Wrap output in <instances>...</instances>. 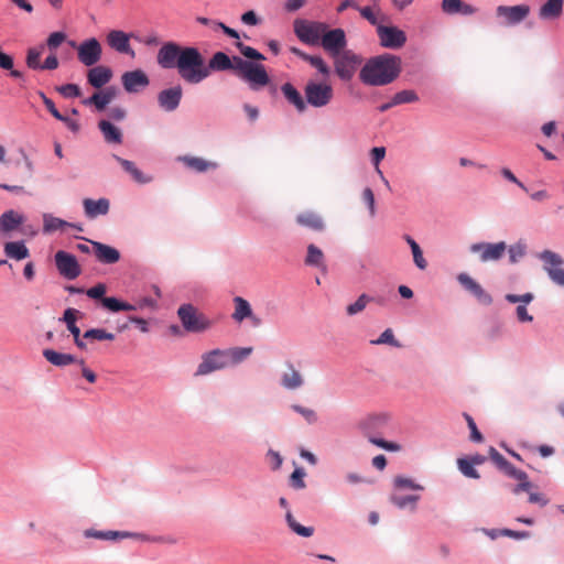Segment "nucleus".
Wrapping results in <instances>:
<instances>
[{"mask_svg":"<svg viewBox=\"0 0 564 564\" xmlns=\"http://www.w3.org/2000/svg\"><path fill=\"white\" fill-rule=\"evenodd\" d=\"M156 62L162 68H176L180 77L187 84L196 85L208 77L205 58L193 46L166 42L158 51Z\"/></svg>","mask_w":564,"mask_h":564,"instance_id":"1","label":"nucleus"},{"mask_svg":"<svg viewBox=\"0 0 564 564\" xmlns=\"http://www.w3.org/2000/svg\"><path fill=\"white\" fill-rule=\"evenodd\" d=\"M401 72L400 57L382 54L370 58L360 69L359 78L368 86H384L392 83Z\"/></svg>","mask_w":564,"mask_h":564,"instance_id":"2","label":"nucleus"},{"mask_svg":"<svg viewBox=\"0 0 564 564\" xmlns=\"http://www.w3.org/2000/svg\"><path fill=\"white\" fill-rule=\"evenodd\" d=\"M389 420L388 414L369 415L359 423V429L371 444L389 452H399L401 451L400 444L380 437V435L386 433Z\"/></svg>","mask_w":564,"mask_h":564,"instance_id":"3","label":"nucleus"},{"mask_svg":"<svg viewBox=\"0 0 564 564\" xmlns=\"http://www.w3.org/2000/svg\"><path fill=\"white\" fill-rule=\"evenodd\" d=\"M177 316L188 333H203L213 326V322L192 304L181 305Z\"/></svg>","mask_w":564,"mask_h":564,"instance_id":"4","label":"nucleus"},{"mask_svg":"<svg viewBox=\"0 0 564 564\" xmlns=\"http://www.w3.org/2000/svg\"><path fill=\"white\" fill-rule=\"evenodd\" d=\"M293 26L297 39L308 45H319L327 29L326 23L303 19H296Z\"/></svg>","mask_w":564,"mask_h":564,"instance_id":"5","label":"nucleus"},{"mask_svg":"<svg viewBox=\"0 0 564 564\" xmlns=\"http://www.w3.org/2000/svg\"><path fill=\"white\" fill-rule=\"evenodd\" d=\"M304 94L307 104L315 108L327 106L334 97V90L329 84L316 82H308Z\"/></svg>","mask_w":564,"mask_h":564,"instance_id":"6","label":"nucleus"},{"mask_svg":"<svg viewBox=\"0 0 564 564\" xmlns=\"http://www.w3.org/2000/svg\"><path fill=\"white\" fill-rule=\"evenodd\" d=\"M229 367L225 349H214L202 356L195 376H206L210 372Z\"/></svg>","mask_w":564,"mask_h":564,"instance_id":"7","label":"nucleus"},{"mask_svg":"<svg viewBox=\"0 0 564 564\" xmlns=\"http://www.w3.org/2000/svg\"><path fill=\"white\" fill-rule=\"evenodd\" d=\"M334 57V67L338 77L343 80H350L361 59L351 51H344Z\"/></svg>","mask_w":564,"mask_h":564,"instance_id":"8","label":"nucleus"},{"mask_svg":"<svg viewBox=\"0 0 564 564\" xmlns=\"http://www.w3.org/2000/svg\"><path fill=\"white\" fill-rule=\"evenodd\" d=\"M377 35L381 46L390 50H399L406 43V34L397 26L378 25Z\"/></svg>","mask_w":564,"mask_h":564,"instance_id":"9","label":"nucleus"},{"mask_svg":"<svg viewBox=\"0 0 564 564\" xmlns=\"http://www.w3.org/2000/svg\"><path fill=\"white\" fill-rule=\"evenodd\" d=\"M325 52H327L332 57L338 55L339 53L345 51L347 46L346 34L343 29H333L328 28L324 32L322 42L319 44Z\"/></svg>","mask_w":564,"mask_h":564,"instance_id":"10","label":"nucleus"},{"mask_svg":"<svg viewBox=\"0 0 564 564\" xmlns=\"http://www.w3.org/2000/svg\"><path fill=\"white\" fill-rule=\"evenodd\" d=\"M76 48L78 61L85 66H94L101 58L102 48L95 37L82 42Z\"/></svg>","mask_w":564,"mask_h":564,"instance_id":"11","label":"nucleus"},{"mask_svg":"<svg viewBox=\"0 0 564 564\" xmlns=\"http://www.w3.org/2000/svg\"><path fill=\"white\" fill-rule=\"evenodd\" d=\"M507 245L505 241L490 243V242H478L470 246L473 253L479 254L481 262L498 261L502 258L507 251Z\"/></svg>","mask_w":564,"mask_h":564,"instance_id":"12","label":"nucleus"},{"mask_svg":"<svg viewBox=\"0 0 564 564\" xmlns=\"http://www.w3.org/2000/svg\"><path fill=\"white\" fill-rule=\"evenodd\" d=\"M540 259L544 261V269L550 279L558 285H564V269L561 268L564 262L562 257L551 250H544L540 254Z\"/></svg>","mask_w":564,"mask_h":564,"instance_id":"13","label":"nucleus"},{"mask_svg":"<svg viewBox=\"0 0 564 564\" xmlns=\"http://www.w3.org/2000/svg\"><path fill=\"white\" fill-rule=\"evenodd\" d=\"M55 264L59 274L68 280H74L82 273L76 257L66 251L59 250L55 253Z\"/></svg>","mask_w":564,"mask_h":564,"instance_id":"14","label":"nucleus"},{"mask_svg":"<svg viewBox=\"0 0 564 564\" xmlns=\"http://www.w3.org/2000/svg\"><path fill=\"white\" fill-rule=\"evenodd\" d=\"M530 13V7L528 4L518 6H499L496 9L498 18L503 19V22L509 25H514L522 22Z\"/></svg>","mask_w":564,"mask_h":564,"instance_id":"15","label":"nucleus"},{"mask_svg":"<svg viewBox=\"0 0 564 564\" xmlns=\"http://www.w3.org/2000/svg\"><path fill=\"white\" fill-rule=\"evenodd\" d=\"M234 305H235V310L231 315V318L236 323L240 324L245 319H250L251 324L254 327H258L261 325V323H262L261 318L253 314L252 307L247 300H245L241 296H236V297H234Z\"/></svg>","mask_w":564,"mask_h":564,"instance_id":"16","label":"nucleus"},{"mask_svg":"<svg viewBox=\"0 0 564 564\" xmlns=\"http://www.w3.org/2000/svg\"><path fill=\"white\" fill-rule=\"evenodd\" d=\"M121 82H122L123 88L128 93H138L142 88H145L150 83L149 77L141 69L126 72L121 76Z\"/></svg>","mask_w":564,"mask_h":564,"instance_id":"17","label":"nucleus"},{"mask_svg":"<svg viewBox=\"0 0 564 564\" xmlns=\"http://www.w3.org/2000/svg\"><path fill=\"white\" fill-rule=\"evenodd\" d=\"M183 90L180 85L164 89L158 95V102L165 111H174L182 99Z\"/></svg>","mask_w":564,"mask_h":564,"instance_id":"18","label":"nucleus"},{"mask_svg":"<svg viewBox=\"0 0 564 564\" xmlns=\"http://www.w3.org/2000/svg\"><path fill=\"white\" fill-rule=\"evenodd\" d=\"M242 79L248 82L252 89L263 87L268 85L270 80L264 66L256 63H252Z\"/></svg>","mask_w":564,"mask_h":564,"instance_id":"19","label":"nucleus"},{"mask_svg":"<svg viewBox=\"0 0 564 564\" xmlns=\"http://www.w3.org/2000/svg\"><path fill=\"white\" fill-rule=\"evenodd\" d=\"M295 220L300 226L317 232L323 231L326 227L323 217L313 210L300 213Z\"/></svg>","mask_w":564,"mask_h":564,"instance_id":"20","label":"nucleus"},{"mask_svg":"<svg viewBox=\"0 0 564 564\" xmlns=\"http://www.w3.org/2000/svg\"><path fill=\"white\" fill-rule=\"evenodd\" d=\"M97 260L105 264H112L120 260V252L108 245L90 241Z\"/></svg>","mask_w":564,"mask_h":564,"instance_id":"21","label":"nucleus"},{"mask_svg":"<svg viewBox=\"0 0 564 564\" xmlns=\"http://www.w3.org/2000/svg\"><path fill=\"white\" fill-rule=\"evenodd\" d=\"M118 89L109 86L104 90L95 93L91 97L84 100L85 105H94L99 111L104 110L116 97Z\"/></svg>","mask_w":564,"mask_h":564,"instance_id":"22","label":"nucleus"},{"mask_svg":"<svg viewBox=\"0 0 564 564\" xmlns=\"http://www.w3.org/2000/svg\"><path fill=\"white\" fill-rule=\"evenodd\" d=\"M65 228H73L76 229L77 231L84 230L80 225L68 223L51 214L43 215V231L45 234H51L56 230H64Z\"/></svg>","mask_w":564,"mask_h":564,"instance_id":"23","label":"nucleus"},{"mask_svg":"<svg viewBox=\"0 0 564 564\" xmlns=\"http://www.w3.org/2000/svg\"><path fill=\"white\" fill-rule=\"evenodd\" d=\"M112 78V70L107 66H95L87 73L88 83L95 88H101Z\"/></svg>","mask_w":564,"mask_h":564,"instance_id":"24","label":"nucleus"},{"mask_svg":"<svg viewBox=\"0 0 564 564\" xmlns=\"http://www.w3.org/2000/svg\"><path fill=\"white\" fill-rule=\"evenodd\" d=\"M83 206L86 216L94 219L100 215H106L109 212L110 204L107 198H99L98 200L85 198L83 200Z\"/></svg>","mask_w":564,"mask_h":564,"instance_id":"25","label":"nucleus"},{"mask_svg":"<svg viewBox=\"0 0 564 564\" xmlns=\"http://www.w3.org/2000/svg\"><path fill=\"white\" fill-rule=\"evenodd\" d=\"M24 223V217L18 212L10 209L0 216V232L9 234Z\"/></svg>","mask_w":564,"mask_h":564,"instance_id":"26","label":"nucleus"},{"mask_svg":"<svg viewBox=\"0 0 564 564\" xmlns=\"http://www.w3.org/2000/svg\"><path fill=\"white\" fill-rule=\"evenodd\" d=\"M107 42L110 47L120 53H130L133 54V51L130 48L129 35L122 31L113 30L110 31L107 35Z\"/></svg>","mask_w":564,"mask_h":564,"instance_id":"27","label":"nucleus"},{"mask_svg":"<svg viewBox=\"0 0 564 564\" xmlns=\"http://www.w3.org/2000/svg\"><path fill=\"white\" fill-rule=\"evenodd\" d=\"M288 371L281 377V384L289 390H295L303 386L304 379L299 370L291 362L285 364Z\"/></svg>","mask_w":564,"mask_h":564,"instance_id":"28","label":"nucleus"},{"mask_svg":"<svg viewBox=\"0 0 564 564\" xmlns=\"http://www.w3.org/2000/svg\"><path fill=\"white\" fill-rule=\"evenodd\" d=\"M113 159L121 165V167L130 174L132 180L139 184H147L152 181V176L145 175L140 171L132 161L122 159L118 155H113Z\"/></svg>","mask_w":564,"mask_h":564,"instance_id":"29","label":"nucleus"},{"mask_svg":"<svg viewBox=\"0 0 564 564\" xmlns=\"http://www.w3.org/2000/svg\"><path fill=\"white\" fill-rule=\"evenodd\" d=\"M6 256L10 259L20 261L30 256V251L23 241H9L3 246Z\"/></svg>","mask_w":564,"mask_h":564,"instance_id":"30","label":"nucleus"},{"mask_svg":"<svg viewBox=\"0 0 564 564\" xmlns=\"http://www.w3.org/2000/svg\"><path fill=\"white\" fill-rule=\"evenodd\" d=\"M564 0H547L539 11V17L544 20L557 19L563 13Z\"/></svg>","mask_w":564,"mask_h":564,"instance_id":"31","label":"nucleus"},{"mask_svg":"<svg viewBox=\"0 0 564 564\" xmlns=\"http://www.w3.org/2000/svg\"><path fill=\"white\" fill-rule=\"evenodd\" d=\"M206 68L208 70V76L210 75L212 70H229L232 68L231 59L226 53L216 52L209 59L208 64H206Z\"/></svg>","mask_w":564,"mask_h":564,"instance_id":"32","label":"nucleus"},{"mask_svg":"<svg viewBox=\"0 0 564 564\" xmlns=\"http://www.w3.org/2000/svg\"><path fill=\"white\" fill-rule=\"evenodd\" d=\"M84 535L86 538H94L98 540H118V539H126L130 536H137V534L127 532V531H99L95 529H88L84 532Z\"/></svg>","mask_w":564,"mask_h":564,"instance_id":"33","label":"nucleus"},{"mask_svg":"<svg viewBox=\"0 0 564 564\" xmlns=\"http://www.w3.org/2000/svg\"><path fill=\"white\" fill-rule=\"evenodd\" d=\"M98 127L106 142L116 144L122 143V133L120 129L113 126L110 121L101 120L99 121Z\"/></svg>","mask_w":564,"mask_h":564,"instance_id":"34","label":"nucleus"},{"mask_svg":"<svg viewBox=\"0 0 564 564\" xmlns=\"http://www.w3.org/2000/svg\"><path fill=\"white\" fill-rule=\"evenodd\" d=\"M281 89L288 101L292 104L300 112L306 109V104L303 97L292 84L285 83L282 85Z\"/></svg>","mask_w":564,"mask_h":564,"instance_id":"35","label":"nucleus"},{"mask_svg":"<svg viewBox=\"0 0 564 564\" xmlns=\"http://www.w3.org/2000/svg\"><path fill=\"white\" fill-rule=\"evenodd\" d=\"M305 264L311 265V267H316V268L321 269L323 272H326L324 253L318 247H316L313 243L308 245V247H307Z\"/></svg>","mask_w":564,"mask_h":564,"instance_id":"36","label":"nucleus"},{"mask_svg":"<svg viewBox=\"0 0 564 564\" xmlns=\"http://www.w3.org/2000/svg\"><path fill=\"white\" fill-rule=\"evenodd\" d=\"M45 359L54 366L63 367L76 362V358L70 354H63L53 349L43 351Z\"/></svg>","mask_w":564,"mask_h":564,"instance_id":"37","label":"nucleus"},{"mask_svg":"<svg viewBox=\"0 0 564 564\" xmlns=\"http://www.w3.org/2000/svg\"><path fill=\"white\" fill-rule=\"evenodd\" d=\"M229 366L237 365L249 357L252 352L251 347H235L225 349Z\"/></svg>","mask_w":564,"mask_h":564,"instance_id":"38","label":"nucleus"},{"mask_svg":"<svg viewBox=\"0 0 564 564\" xmlns=\"http://www.w3.org/2000/svg\"><path fill=\"white\" fill-rule=\"evenodd\" d=\"M286 522H288V525L291 528V530L293 532H295L296 534L301 535V536H304V538H308L311 535H313L314 533V528L313 527H304L302 524H300L293 517V514L291 513V511L288 510L286 512Z\"/></svg>","mask_w":564,"mask_h":564,"instance_id":"39","label":"nucleus"},{"mask_svg":"<svg viewBox=\"0 0 564 564\" xmlns=\"http://www.w3.org/2000/svg\"><path fill=\"white\" fill-rule=\"evenodd\" d=\"M101 304L105 308L111 312L119 311H133L135 307L129 303L122 302L116 297H104Z\"/></svg>","mask_w":564,"mask_h":564,"instance_id":"40","label":"nucleus"},{"mask_svg":"<svg viewBox=\"0 0 564 564\" xmlns=\"http://www.w3.org/2000/svg\"><path fill=\"white\" fill-rule=\"evenodd\" d=\"M79 312L75 308H67L64 312L63 321L66 323L68 330L73 335L74 338H77L80 334V329L76 325L77 315Z\"/></svg>","mask_w":564,"mask_h":564,"instance_id":"41","label":"nucleus"},{"mask_svg":"<svg viewBox=\"0 0 564 564\" xmlns=\"http://www.w3.org/2000/svg\"><path fill=\"white\" fill-rule=\"evenodd\" d=\"M405 240L412 250L414 263L419 269L424 270L427 267V262L423 257L420 246L410 236H405Z\"/></svg>","mask_w":564,"mask_h":564,"instance_id":"42","label":"nucleus"},{"mask_svg":"<svg viewBox=\"0 0 564 564\" xmlns=\"http://www.w3.org/2000/svg\"><path fill=\"white\" fill-rule=\"evenodd\" d=\"M183 162L191 169L197 172H205L210 167H215L216 165L212 162H208L202 158L196 156H185L183 158Z\"/></svg>","mask_w":564,"mask_h":564,"instance_id":"43","label":"nucleus"},{"mask_svg":"<svg viewBox=\"0 0 564 564\" xmlns=\"http://www.w3.org/2000/svg\"><path fill=\"white\" fill-rule=\"evenodd\" d=\"M372 301V297H370L367 294H361L355 303L349 304L346 307V313L348 316H354L360 312H362L366 306Z\"/></svg>","mask_w":564,"mask_h":564,"instance_id":"44","label":"nucleus"},{"mask_svg":"<svg viewBox=\"0 0 564 564\" xmlns=\"http://www.w3.org/2000/svg\"><path fill=\"white\" fill-rule=\"evenodd\" d=\"M419 100V96L414 90H401L392 97V104L402 105L415 102Z\"/></svg>","mask_w":564,"mask_h":564,"instance_id":"45","label":"nucleus"},{"mask_svg":"<svg viewBox=\"0 0 564 564\" xmlns=\"http://www.w3.org/2000/svg\"><path fill=\"white\" fill-rule=\"evenodd\" d=\"M85 339H96V340H113L115 335L112 333L107 332L102 328H93L86 330L83 335Z\"/></svg>","mask_w":564,"mask_h":564,"instance_id":"46","label":"nucleus"},{"mask_svg":"<svg viewBox=\"0 0 564 564\" xmlns=\"http://www.w3.org/2000/svg\"><path fill=\"white\" fill-rule=\"evenodd\" d=\"M42 55V51L35 47H31L28 50L25 63L31 69H40V58Z\"/></svg>","mask_w":564,"mask_h":564,"instance_id":"47","label":"nucleus"},{"mask_svg":"<svg viewBox=\"0 0 564 564\" xmlns=\"http://www.w3.org/2000/svg\"><path fill=\"white\" fill-rule=\"evenodd\" d=\"M231 65H232L231 69H234L237 73V75L242 79V77L245 76L247 70L252 65V62L245 61L241 57L235 56L231 59Z\"/></svg>","mask_w":564,"mask_h":564,"instance_id":"48","label":"nucleus"},{"mask_svg":"<svg viewBox=\"0 0 564 564\" xmlns=\"http://www.w3.org/2000/svg\"><path fill=\"white\" fill-rule=\"evenodd\" d=\"M304 61L315 67L322 75L327 76L329 74V67L321 56H304Z\"/></svg>","mask_w":564,"mask_h":564,"instance_id":"49","label":"nucleus"},{"mask_svg":"<svg viewBox=\"0 0 564 564\" xmlns=\"http://www.w3.org/2000/svg\"><path fill=\"white\" fill-rule=\"evenodd\" d=\"M291 409L296 413L301 414L308 424H313L317 421V414L312 409L304 408L299 404H292Z\"/></svg>","mask_w":564,"mask_h":564,"instance_id":"50","label":"nucleus"},{"mask_svg":"<svg viewBox=\"0 0 564 564\" xmlns=\"http://www.w3.org/2000/svg\"><path fill=\"white\" fill-rule=\"evenodd\" d=\"M457 464H458L459 470L466 477L475 478V479L479 478L478 471L474 468V465L468 459L460 458V459H458Z\"/></svg>","mask_w":564,"mask_h":564,"instance_id":"51","label":"nucleus"},{"mask_svg":"<svg viewBox=\"0 0 564 564\" xmlns=\"http://www.w3.org/2000/svg\"><path fill=\"white\" fill-rule=\"evenodd\" d=\"M236 46L238 47V50L240 51V53L249 58V59H254V61H262L264 59V56L259 53L257 50H254L253 47L251 46H247L245 45L243 43L241 42H237L236 43Z\"/></svg>","mask_w":564,"mask_h":564,"instance_id":"52","label":"nucleus"},{"mask_svg":"<svg viewBox=\"0 0 564 564\" xmlns=\"http://www.w3.org/2000/svg\"><path fill=\"white\" fill-rule=\"evenodd\" d=\"M371 344L373 345H382V344H389L391 346H395V347H399L400 344L399 341L395 339L394 335H393V332L391 328H387L380 336L379 338L375 339V340H371Z\"/></svg>","mask_w":564,"mask_h":564,"instance_id":"53","label":"nucleus"},{"mask_svg":"<svg viewBox=\"0 0 564 564\" xmlns=\"http://www.w3.org/2000/svg\"><path fill=\"white\" fill-rule=\"evenodd\" d=\"M394 486L399 489H412V490H423V487L419 484H415L412 479L405 478L402 476H398L394 478Z\"/></svg>","mask_w":564,"mask_h":564,"instance_id":"54","label":"nucleus"},{"mask_svg":"<svg viewBox=\"0 0 564 564\" xmlns=\"http://www.w3.org/2000/svg\"><path fill=\"white\" fill-rule=\"evenodd\" d=\"M419 496H391V502L399 508H405L408 505L415 506Z\"/></svg>","mask_w":564,"mask_h":564,"instance_id":"55","label":"nucleus"},{"mask_svg":"<svg viewBox=\"0 0 564 564\" xmlns=\"http://www.w3.org/2000/svg\"><path fill=\"white\" fill-rule=\"evenodd\" d=\"M464 417H465L467 425L470 430V440L476 443L482 442L484 437H482L481 433L478 431L474 419L468 413H464Z\"/></svg>","mask_w":564,"mask_h":564,"instance_id":"56","label":"nucleus"},{"mask_svg":"<svg viewBox=\"0 0 564 564\" xmlns=\"http://www.w3.org/2000/svg\"><path fill=\"white\" fill-rule=\"evenodd\" d=\"M65 98H75L80 96V88L76 84H66L57 88Z\"/></svg>","mask_w":564,"mask_h":564,"instance_id":"57","label":"nucleus"},{"mask_svg":"<svg viewBox=\"0 0 564 564\" xmlns=\"http://www.w3.org/2000/svg\"><path fill=\"white\" fill-rule=\"evenodd\" d=\"M502 473H505L508 477L510 478H513V479H517V480H525L528 478V475L520 470V469H517L512 464H510L508 462V464L502 468L501 470Z\"/></svg>","mask_w":564,"mask_h":564,"instance_id":"58","label":"nucleus"},{"mask_svg":"<svg viewBox=\"0 0 564 564\" xmlns=\"http://www.w3.org/2000/svg\"><path fill=\"white\" fill-rule=\"evenodd\" d=\"M304 477H305L304 469L296 468L290 477L292 487H294L296 489H303L305 487Z\"/></svg>","mask_w":564,"mask_h":564,"instance_id":"59","label":"nucleus"},{"mask_svg":"<svg viewBox=\"0 0 564 564\" xmlns=\"http://www.w3.org/2000/svg\"><path fill=\"white\" fill-rule=\"evenodd\" d=\"M66 40L64 32H53L48 35L46 44L50 50H56Z\"/></svg>","mask_w":564,"mask_h":564,"instance_id":"60","label":"nucleus"},{"mask_svg":"<svg viewBox=\"0 0 564 564\" xmlns=\"http://www.w3.org/2000/svg\"><path fill=\"white\" fill-rule=\"evenodd\" d=\"M458 282L471 294L477 290L479 283L470 278L467 273H460L457 276Z\"/></svg>","mask_w":564,"mask_h":564,"instance_id":"61","label":"nucleus"},{"mask_svg":"<svg viewBox=\"0 0 564 564\" xmlns=\"http://www.w3.org/2000/svg\"><path fill=\"white\" fill-rule=\"evenodd\" d=\"M509 258L511 263H516L525 254V246L522 243H516L509 247Z\"/></svg>","mask_w":564,"mask_h":564,"instance_id":"62","label":"nucleus"},{"mask_svg":"<svg viewBox=\"0 0 564 564\" xmlns=\"http://www.w3.org/2000/svg\"><path fill=\"white\" fill-rule=\"evenodd\" d=\"M42 99H43V102L46 107V109L51 112V115L56 118L57 120H61V121H66L67 118L64 117L55 107L54 102L52 99L47 98L43 93L40 94Z\"/></svg>","mask_w":564,"mask_h":564,"instance_id":"63","label":"nucleus"},{"mask_svg":"<svg viewBox=\"0 0 564 564\" xmlns=\"http://www.w3.org/2000/svg\"><path fill=\"white\" fill-rule=\"evenodd\" d=\"M462 0H443L442 10L448 14L458 13Z\"/></svg>","mask_w":564,"mask_h":564,"instance_id":"64","label":"nucleus"}]
</instances>
